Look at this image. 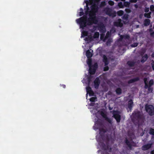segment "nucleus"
<instances>
[{
  "instance_id": "1",
  "label": "nucleus",
  "mask_w": 154,
  "mask_h": 154,
  "mask_svg": "<svg viewBox=\"0 0 154 154\" xmlns=\"http://www.w3.org/2000/svg\"><path fill=\"white\" fill-rule=\"evenodd\" d=\"M99 130V133L100 134V138L102 140L105 142L106 144L102 142L101 141H100L99 144L101 147L102 149L108 151L110 152L112 150V148L109 147V142L111 141L113 142L114 140V138H112L111 135L106 134H105L106 132V130L102 127L98 129Z\"/></svg>"
},
{
  "instance_id": "2",
  "label": "nucleus",
  "mask_w": 154,
  "mask_h": 154,
  "mask_svg": "<svg viewBox=\"0 0 154 154\" xmlns=\"http://www.w3.org/2000/svg\"><path fill=\"white\" fill-rule=\"evenodd\" d=\"M77 22L79 24L80 28L83 29L88 25V17L87 15H84L76 19Z\"/></svg>"
},
{
  "instance_id": "3",
  "label": "nucleus",
  "mask_w": 154,
  "mask_h": 154,
  "mask_svg": "<svg viewBox=\"0 0 154 154\" xmlns=\"http://www.w3.org/2000/svg\"><path fill=\"white\" fill-rule=\"evenodd\" d=\"M98 20L96 16L94 17H89L88 18V25L91 26L93 24H97L98 22Z\"/></svg>"
},
{
  "instance_id": "4",
  "label": "nucleus",
  "mask_w": 154,
  "mask_h": 154,
  "mask_svg": "<svg viewBox=\"0 0 154 154\" xmlns=\"http://www.w3.org/2000/svg\"><path fill=\"white\" fill-rule=\"evenodd\" d=\"M132 120L133 121L135 120V119L139 121L140 119L143 118V116L139 112H135L133 113Z\"/></svg>"
},
{
  "instance_id": "5",
  "label": "nucleus",
  "mask_w": 154,
  "mask_h": 154,
  "mask_svg": "<svg viewBox=\"0 0 154 154\" xmlns=\"http://www.w3.org/2000/svg\"><path fill=\"white\" fill-rule=\"evenodd\" d=\"M145 108L146 111L148 112L150 115H152L154 114V108L151 105H146Z\"/></svg>"
},
{
  "instance_id": "6",
  "label": "nucleus",
  "mask_w": 154,
  "mask_h": 154,
  "mask_svg": "<svg viewBox=\"0 0 154 154\" xmlns=\"http://www.w3.org/2000/svg\"><path fill=\"white\" fill-rule=\"evenodd\" d=\"M113 117L116 120L117 123L120 122L121 120V116L118 111L113 110L112 112Z\"/></svg>"
},
{
  "instance_id": "7",
  "label": "nucleus",
  "mask_w": 154,
  "mask_h": 154,
  "mask_svg": "<svg viewBox=\"0 0 154 154\" xmlns=\"http://www.w3.org/2000/svg\"><path fill=\"white\" fill-rule=\"evenodd\" d=\"M95 125L93 126L94 129L95 130L98 129L100 128L103 127V125L102 122L99 120L97 121L95 123Z\"/></svg>"
},
{
  "instance_id": "8",
  "label": "nucleus",
  "mask_w": 154,
  "mask_h": 154,
  "mask_svg": "<svg viewBox=\"0 0 154 154\" xmlns=\"http://www.w3.org/2000/svg\"><path fill=\"white\" fill-rule=\"evenodd\" d=\"M97 65L96 66L93 65L89 66V72L90 75H92L95 74L97 68Z\"/></svg>"
},
{
  "instance_id": "9",
  "label": "nucleus",
  "mask_w": 154,
  "mask_h": 154,
  "mask_svg": "<svg viewBox=\"0 0 154 154\" xmlns=\"http://www.w3.org/2000/svg\"><path fill=\"white\" fill-rule=\"evenodd\" d=\"M144 82L145 84V88H148L149 86H151L153 84V81L152 80H150L149 85L148 84V82L147 81V79L145 78L144 79Z\"/></svg>"
},
{
  "instance_id": "10",
  "label": "nucleus",
  "mask_w": 154,
  "mask_h": 154,
  "mask_svg": "<svg viewBox=\"0 0 154 154\" xmlns=\"http://www.w3.org/2000/svg\"><path fill=\"white\" fill-rule=\"evenodd\" d=\"M114 25L115 26L122 27L123 26V24L122 23V20L120 19H119L117 21L114 22Z\"/></svg>"
},
{
  "instance_id": "11",
  "label": "nucleus",
  "mask_w": 154,
  "mask_h": 154,
  "mask_svg": "<svg viewBox=\"0 0 154 154\" xmlns=\"http://www.w3.org/2000/svg\"><path fill=\"white\" fill-rule=\"evenodd\" d=\"M100 83V81L98 78L97 77L94 81V87L96 89H98Z\"/></svg>"
},
{
  "instance_id": "12",
  "label": "nucleus",
  "mask_w": 154,
  "mask_h": 154,
  "mask_svg": "<svg viewBox=\"0 0 154 154\" xmlns=\"http://www.w3.org/2000/svg\"><path fill=\"white\" fill-rule=\"evenodd\" d=\"M124 38H125V35H121L120 36V38L118 39V42H119V43H120L121 42H122V45H119V46H125V42H122V40Z\"/></svg>"
},
{
  "instance_id": "13",
  "label": "nucleus",
  "mask_w": 154,
  "mask_h": 154,
  "mask_svg": "<svg viewBox=\"0 0 154 154\" xmlns=\"http://www.w3.org/2000/svg\"><path fill=\"white\" fill-rule=\"evenodd\" d=\"M91 11H93V12H94L96 13L97 12L98 9V6L96 4H94L92 5H91Z\"/></svg>"
},
{
  "instance_id": "14",
  "label": "nucleus",
  "mask_w": 154,
  "mask_h": 154,
  "mask_svg": "<svg viewBox=\"0 0 154 154\" xmlns=\"http://www.w3.org/2000/svg\"><path fill=\"white\" fill-rule=\"evenodd\" d=\"M98 30L100 32L104 33L106 32V29L103 24H102L98 26Z\"/></svg>"
},
{
  "instance_id": "15",
  "label": "nucleus",
  "mask_w": 154,
  "mask_h": 154,
  "mask_svg": "<svg viewBox=\"0 0 154 154\" xmlns=\"http://www.w3.org/2000/svg\"><path fill=\"white\" fill-rule=\"evenodd\" d=\"M126 144L128 146L129 149H131L132 148V146L134 145V143L132 141H128L127 140H126Z\"/></svg>"
},
{
  "instance_id": "16",
  "label": "nucleus",
  "mask_w": 154,
  "mask_h": 154,
  "mask_svg": "<svg viewBox=\"0 0 154 154\" xmlns=\"http://www.w3.org/2000/svg\"><path fill=\"white\" fill-rule=\"evenodd\" d=\"M133 105V102L132 100H130L128 102V108H127V110L128 111H130L131 110Z\"/></svg>"
},
{
  "instance_id": "17",
  "label": "nucleus",
  "mask_w": 154,
  "mask_h": 154,
  "mask_svg": "<svg viewBox=\"0 0 154 154\" xmlns=\"http://www.w3.org/2000/svg\"><path fill=\"white\" fill-rule=\"evenodd\" d=\"M103 61L104 63L105 66H107L109 63V61L106 56L105 55H103Z\"/></svg>"
},
{
  "instance_id": "18",
  "label": "nucleus",
  "mask_w": 154,
  "mask_h": 154,
  "mask_svg": "<svg viewBox=\"0 0 154 154\" xmlns=\"http://www.w3.org/2000/svg\"><path fill=\"white\" fill-rule=\"evenodd\" d=\"M152 145V144H148L142 146V149L143 150H147L151 147Z\"/></svg>"
},
{
  "instance_id": "19",
  "label": "nucleus",
  "mask_w": 154,
  "mask_h": 154,
  "mask_svg": "<svg viewBox=\"0 0 154 154\" xmlns=\"http://www.w3.org/2000/svg\"><path fill=\"white\" fill-rule=\"evenodd\" d=\"M86 55L87 58H88L91 57L93 56V54L91 53L90 50H88L86 52Z\"/></svg>"
},
{
  "instance_id": "20",
  "label": "nucleus",
  "mask_w": 154,
  "mask_h": 154,
  "mask_svg": "<svg viewBox=\"0 0 154 154\" xmlns=\"http://www.w3.org/2000/svg\"><path fill=\"white\" fill-rule=\"evenodd\" d=\"M142 58L141 60V62L143 63L145 62L148 58L147 55L146 54H145L144 55H142Z\"/></svg>"
},
{
  "instance_id": "21",
  "label": "nucleus",
  "mask_w": 154,
  "mask_h": 154,
  "mask_svg": "<svg viewBox=\"0 0 154 154\" xmlns=\"http://www.w3.org/2000/svg\"><path fill=\"white\" fill-rule=\"evenodd\" d=\"M150 20L146 19L144 20L143 24L145 26H148L150 24Z\"/></svg>"
},
{
  "instance_id": "22",
  "label": "nucleus",
  "mask_w": 154,
  "mask_h": 154,
  "mask_svg": "<svg viewBox=\"0 0 154 154\" xmlns=\"http://www.w3.org/2000/svg\"><path fill=\"white\" fill-rule=\"evenodd\" d=\"M96 13L94 12L93 11H89V17H94V16H96Z\"/></svg>"
},
{
  "instance_id": "23",
  "label": "nucleus",
  "mask_w": 154,
  "mask_h": 154,
  "mask_svg": "<svg viewBox=\"0 0 154 154\" xmlns=\"http://www.w3.org/2000/svg\"><path fill=\"white\" fill-rule=\"evenodd\" d=\"M84 40L85 41L91 42L93 40V37L91 36H89L88 37H85Z\"/></svg>"
},
{
  "instance_id": "24",
  "label": "nucleus",
  "mask_w": 154,
  "mask_h": 154,
  "mask_svg": "<svg viewBox=\"0 0 154 154\" xmlns=\"http://www.w3.org/2000/svg\"><path fill=\"white\" fill-rule=\"evenodd\" d=\"M110 10L109 9L107 11V14L110 16H111L113 17H115L116 16V12H114L113 13H112L111 14H110Z\"/></svg>"
},
{
  "instance_id": "25",
  "label": "nucleus",
  "mask_w": 154,
  "mask_h": 154,
  "mask_svg": "<svg viewBox=\"0 0 154 154\" xmlns=\"http://www.w3.org/2000/svg\"><path fill=\"white\" fill-rule=\"evenodd\" d=\"M116 94L118 95H120L122 93V90L120 88H118L116 90Z\"/></svg>"
},
{
  "instance_id": "26",
  "label": "nucleus",
  "mask_w": 154,
  "mask_h": 154,
  "mask_svg": "<svg viewBox=\"0 0 154 154\" xmlns=\"http://www.w3.org/2000/svg\"><path fill=\"white\" fill-rule=\"evenodd\" d=\"M88 34V32L87 31H84L82 32L81 34V37H84L85 36H87Z\"/></svg>"
},
{
  "instance_id": "27",
  "label": "nucleus",
  "mask_w": 154,
  "mask_h": 154,
  "mask_svg": "<svg viewBox=\"0 0 154 154\" xmlns=\"http://www.w3.org/2000/svg\"><path fill=\"white\" fill-rule=\"evenodd\" d=\"M88 94L90 96H91L93 95L94 92L92 90H89V91H87V94H86V96H88Z\"/></svg>"
},
{
  "instance_id": "28",
  "label": "nucleus",
  "mask_w": 154,
  "mask_h": 154,
  "mask_svg": "<svg viewBox=\"0 0 154 154\" xmlns=\"http://www.w3.org/2000/svg\"><path fill=\"white\" fill-rule=\"evenodd\" d=\"M99 33L98 32H96L94 33L93 38H99Z\"/></svg>"
},
{
  "instance_id": "29",
  "label": "nucleus",
  "mask_w": 154,
  "mask_h": 154,
  "mask_svg": "<svg viewBox=\"0 0 154 154\" xmlns=\"http://www.w3.org/2000/svg\"><path fill=\"white\" fill-rule=\"evenodd\" d=\"M97 100V98L96 97H93L90 99V101L91 102H95Z\"/></svg>"
},
{
  "instance_id": "30",
  "label": "nucleus",
  "mask_w": 154,
  "mask_h": 154,
  "mask_svg": "<svg viewBox=\"0 0 154 154\" xmlns=\"http://www.w3.org/2000/svg\"><path fill=\"white\" fill-rule=\"evenodd\" d=\"M101 115L105 119L107 117V115L103 112L101 111L100 112Z\"/></svg>"
},
{
  "instance_id": "31",
  "label": "nucleus",
  "mask_w": 154,
  "mask_h": 154,
  "mask_svg": "<svg viewBox=\"0 0 154 154\" xmlns=\"http://www.w3.org/2000/svg\"><path fill=\"white\" fill-rule=\"evenodd\" d=\"M138 80H139V79L138 78L131 79L129 81V83H132L134 82H135Z\"/></svg>"
},
{
  "instance_id": "32",
  "label": "nucleus",
  "mask_w": 154,
  "mask_h": 154,
  "mask_svg": "<svg viewBox=\"0 0 154 154\" xmlns=\"http://www.w3.org/2000/svg\"><path fill=\"white\" fill-rule=\"evenodd\" d=\"M123 13L124 12L122 10L119 11L117 12V15L119 16H122L123 14Z\"/></svg>"
},
{
  "instance_id": "33",
  "label": "nucleus",
  "mask_w": 154,
  "mask_h": 154,
  "mask_svg": "<svg viewBox=\"0 0 154 154\" xmlns=\"http://www.w3.org/2000/svg\"><path fill=\"white\" fill-rule=\"evenodd\" d=\"M105 120L108 122L109 124H112V120L108 118L107 117L105 119Z\"/></svg>"
},
{
  "instance_id": "34",
  "label": "nucleus",
  "mask_w": 154,
  "mask_h": 154,
  "mask_svg": "<svg viewBox=\"0 0 154 154\" xmlns=\"http://www.w3.org/2000/svg\"><path fill=\"white\" fill-rule=\"evenodd\" d=\"M151 13H145L144 14V16L145 17L147 18H150L151 16H150Z\"/></svg>"
},
{
  "instance_id": "35",
  "label": "nucleus",
  "mask_w": 154,
  "mask_h": 154,
  "mask_svg": "<svg viewBox=\"0 0 154 154\" xmlns=\"http://www.w3.org/2000/svg\"><path fill=\"white\" fill-rule=\"evenodd\" d=\"M85 3L86 4V8L87 10L89 11L90 10V8L88 6L89 3V2L88 0H86L85 1Z\"/></svg>"
},
{
  "instance_id": "36",
  "label": "nucleus",
  "mask_w": 154,
  "mask_h": 154,
  "mask_svg": "<svg viewBox=\"0 0 154 154\" xmlns=\"http://www.w3.org/2000/svg\"><path fill=\"white\" fill-rule=\"evenodd\" d=\"M112 40L111 39L109 38L107 41V42L106 43V44L107 45H108L111 44V42H112Z\"/></svg>"
},
{
  "instance_id": "37",
  "label": "nucleus",
  "mask_w": 154,
  "mask_h": 154,
  "mask_svg": "<svg viewBox=\"0 0 154 154\" xmlns=\"http://www.w3.org/2000/svg\"><path fill=\"white\" fill-rule=\"evenodd\" d=\"M87 63L88 65L89 66H91L92 64V60L91 59H88L87 62Z\"/></svg>"
},
{
  "instance_id": "38",
  "label": "nucleus",
  "mask_w": 154,
  "mask_h": 154,
  "mask_svg": "<svg viewBox=\"0 0 154 154\" xmlns=\"http://www.w3.org/2000/svg\"><path fill=\"white\" fill-rule=\"evenodd\" d=\"M118 6L120 8H122L123 6L124 7L122 2H120L118 4Z\"/></svg>"
},
{
  "instance_id": "39",
  "label": "nucleus",
  "mask_w": 154,
  "mask_h": 154,
  "mask_svg": "<svg viewBox=\"0 0 154 154\" xmlns=\"http://www.w3.org/2000/svg\"><path fill=\"white\" fill-rule=\"evenodd\" d=\"M127 64L130 66H132L134 64V63L131 61H129L127 62Z\"/></svg>"
},
{
  "instance_id": "40",
  "label": "nucleus",
  "mask_w": 154,
  "mask_h": 154,
  "mask_svg": "<svg viewBox=\"0 0 154 154\" xmlns=\"http://www.w3.org/2000/svg\"><path fill=\"white\" fill-rule=\"evenodd\" d=\"M149 133L153 135H154V129L151 128L150 129Z\"/></svg>"
},
{
  "instance_id": "41",
  "label": "nucleus",
  "mask_w": 154,
  "mask_h": 154,
  "mask_svg": "<svg viewBox=\"0 0 154 154\" xmlns=\"http://www.w3.org/2000/svg\"><path fill=\"white\" fill-rule=\"evenodd\" d=\"M109 69V67L108 66H105L104 68H103V71H106L108 70Z\"/></svg>"
},
{
  "instance_id": "42",
  "label": "nucleus",
  "mask_w": 154,
  "mask_h": 154,
  "mask_svg": "<svg viewBox=\"0 0 154 154\" xmlns=\"http://www.w3.org/2000/svg\"><path fill=\"white\" fill-rule=\"evenodd\" d=\"M138 45L137 43H135L131 45V46L132 47H137Z\"/></svg>"
},
{
  "instance_id": "43",
  "label": "nucleus",
  "mask_w": 154,
  "mask_h": 154,
  "mask_svg": "<svg viewBox=\"0 0 154 154\" xmlns=\"http://www.w3.org/2000/svg\"><path fill=\"white\" fill-rule=\"evenodd\" d=\"M109 4L110 5L112 6L114 5V2L111 0H110L108 2Z\"/></svg>"
},
{
  "instance_id": "44",
  "label": "nucleus",
  "mask_w": 154,
  "mask_h": 154,
  "mask_svg": "<svg viewBox=\"0 0 154 154\" xmlns=\"http://www.w3.org/2000/svg\"><path fill=\"white\" fill-rule=\"evenodd\" d=\"M150 32V35L151 36H153L154 35V32L153 31L152 29H150L149 30Z\"/></svg>"
},
{
  "instance_id": "45",
  "label": "nucleus",
  "mask_w": 154,
  "mask_h": 154,
  "mask_svg": "<svg viewBox=\"0 0 154 154\" xmlns=\"http://www.w3.org/2000/svg\"><path fill=\"white\" fill-rule=\"evenodd\" d=\"M150 10L152 11H154V5H151L150 6Z\"/></svg>"
},
{
  "instance_id": "46",
  "label": "nucleus",
  "mask_w": 154,
  "mask_h": 154,
  "mask_svg": "<svg viewBox=\"0 0 154 154\" xmlns=\"http://www.w3.org/2000/svg\"><path fill=\"white\" fill-rule=\"evenodd\" d=\"M109 36H110V35L109 33V32H108L106 33V35L105 38V39H106V38H108V37H109Z\"/></svg>"
},
{
  "instance_id": "47",
  "label": "nucleus",
  "mask_w": 154,
  "mask_h": 154,
  "mask_svg": "<svg viewBox=\"0 0 154 154\" xmlns=\"http://www.w3.org/2000/svg\"><path fill=\"white\" fill-rule=\"evenodd\" d=\"M91 78H92V76L91 75L89 76L88 77V81L89 82H90V81H91Z\"/></svg>"
},
{
  "instance_id": "48",
  "label": "nucleus",
  "mask_w": 154,
  "mask_h": 154,
  "mask_svg": "<svg viewBox=\"0 0 154 154\" xmlns=\"http://www.w3.org/2000/svg\"><path fill=\"white\" fill-rule=\"evenodd\" d=\"M125 11L126 13H129L131 12V11L130 9H126Z\"/></svg>"
},
{
  "instance_id": "49",
  "label": "nucleus",
  "mask_w": 154,
  "mask_h": 154,
  "mask_svg": "<svg viewBox=\"0 0 154 154\" xmlns=\"http://www.w3.org/2000/svg\"><path fill=\"white\" fill-rule=\"evenodd\" d=\"M106 4L105 1H103L101 2V6H104Z\"/></svg>"
},
{
  "instance_id": "50",
  "label": "nucleus",
  "mask_w": 154,
  "mask_h": 154,
  "mask_svg": "<svg viewBox=\"0 0 154 154\" xmlns=\"http://www.w3.org/2000/svg\"><path fill=\"white\" fill-rule=\"evenodd\" d=\"M123 23L124 24H125V21L124 20H125V14H124L123 17Z\"/></svg>"
},
{
  "instance_id": "51",
  "label": "nucleus",
  "mask_w": 154,
  "mask_h": 154,
  "mask_svg": "<svg viewBox=\"0 0 154 154\" xmlns=\"http://www.w3.org/2000/svg\"><path fill=\"white\" fill-rule=\"evenodd\" d=\"M84 14V12L83 11H81L79 12V16H81L83 15Z\"/></svg>"
},
{
  "instance_id": "52",
  "label": "nucleus",
  "mask_w": 154,
  "mask_h": 154,
  "mask_svg": "<svg viewBox=\"0 0 154 154\" xmlns=\"http://www.w3.org/2000/svg\"><path fill=\"white\" fill-rule=\"evenodd\" d=\"M104 34H101L100 35V39L102 40L103 38H104Z\"/></svg>"
},
{
  "instance_id": "53",
  "label": "nucleus",
  "mask_w": 154,
  "mask_h": 154,
  "mask_svg": "<svg viewBox=\"0 0 154 154\" xmlns=\"http://www.w3.org/2000/svg\"><path fill=\"white\" fill-rule=\"evenodd\" d=\"M130 5V2H126V7H128Z\"/></svg>"
},
{
  "instance_id": "54",
  "label": "nucleus",
  "mask_w": 154,
  "mask_h": 154,
  "mask_svg": "<svg viewBox=\"0 0 154 154\" xmlns=\"http://www.w3.org/2000/svg\"><path fill=\"white\" fill-rule=\"evenodd\" d=\"M151 64H152V68L153 69V70H154V61H153L152 62Z\"/></svg>"
},
{
  "instance_id": "55",
  "label": "nucleus",
  "mask_w": 154,
  "mask_h": 154,
  "mask_svg": "<svg viewBox=\"0 0 154 154\" xmlns=\"http://www.w3.org/2000/svg\"><path fill=\"white\" fill-rule=\"evenodd\" d=\"M87 92V91H89V90H91V88L90 87H87L86 88Z\"/></svg>"
},
{
  "instance_id": "56",
  "label": "nucleus",
  "mask_w": 154,
  "mask_h": 154,
  "mask_svg": "<svg viewBox=\"0 0 154 154\" xmlns=\"http://www.w3.org/2000/svg\"><path fill=\"white\" fill-rule=\"evenodd\" d=\"M137 0H130V2H134L135 3L137 2Z\"/></svg>"
},
{
  "instance_id": "57",
  "label": "nucleus",
  "mask_w": 154,
  "mask_h": 154,
  "mask_svg": "<svg viewBox=\"0 0 154 154\" xmlns=\"http://www.w3.org/2000/svg\"><path fill=\"white\" fill-rule=\"evenodd\" d=\"M89 10H87L86 11H85V14L86 15H87L88 14H89Z\"/></svg>"
},
{
  "instance_id": "58",
  "label": "nucleus",
  "mask_w": 154,
  "mask_h": 154,
  "mask_svg": "<svg viewBox=\"0 0 154 154\" xmlns=\"http://www.w3.org/2000/svg\"><path fill=\"white\" fill-rule=\"evenodd\" d=\"M63 88H66V85H60Z\"/></svg>"
},
{
  "instance_id": "59",
  "label": "nucleus",
  "mask_w": 154,
  "mask_h": 154,
  "mask_svg": "<svg viewBox=\"0 0 154 154\" xmlns=\"http://www.w3.org/2000/svg\"><path fill=\"white\" fill-rule=\"evenodd\" d=\"M123 2V5L124 6H125V0H121Z\"/></svg>"
},
{
  "instance_id": "60",
  "label": "nucleus",
  "mask_w": 154,
  "mask_h": 154,
  "mask_svg": "<svg viewBox=\"0 0 154 154\" xmlns=\"http://www.w3.org/2000/svg\"><path fill=\"white\" fill-rule=\"evenodd\" d=\"M149 11V9H146L145 10V12H148V11Z\"/></svg>"
},
{
  "instance_id": "61",
  "label": "nucleus",
  "mask_w": 154,
  "mask_h": 154,
  "mask_svg": "<svg viewBox=\"0 0 154 154\" xmlns=\"http://www.w3.org/2000/svg\"><path fill=\"white\" fill-rule=\"evenodd\" d=\"M149 91L150 92V91H151V92H152V89H151V88H149Z\"/></svg>"
},
{
  "instance_id": "62",
  "label": "nucleus",
  "mask_w": 154,
  "mask_h": 154,
  "mask_svg": "<svg viewBox=\"0 0 154 154\" xmlns=\"http://www.w3.org/2000/svg\"><path fill=\"white\" fill-rule=\"evenodd\" d=\"M126 39L127 38H129V36L128 35H126Z\"/></svg>"
},
{
  "instance_id": "63",
  "label": "nucleus",
  "mask_w": 154,
  "mask_h": 154,
  "mask_svg": "<svg viewBox=\"0 0 154 154\" xmlns=\"http://www.w3.org/2000/svg\"><path fill=\"white\" fill-rule=\"evenodd\" d=\"M151 154H154V150L152 151L151 152Z\"/></svg>"
},
{
  "instance_id": "64",
  "label": "nucleus",
  "mask_w": 154,
  "mask_h": 154,
  "mask_svg": "<svg viewBox=\"0 0 154 154\" xmlns=\"http://www.w3.org/2000/svg\"><path fill=\"white\" fill-rule=\"evenodd\" d=\"M152 56V57H154V52L153 53Z\"/></svg>"
}]
</instances>
